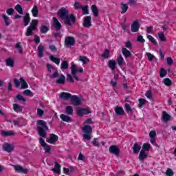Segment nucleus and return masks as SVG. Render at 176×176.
Listing matches in <instances>:
<instances>
[{
    "instance_id": "1",
    "label": "nucleus",
    "mask_w": 176,
    "mask_h": 176,
    "mask_svg": "<svg viewBox=\"0 0 176 176\" xmlns=\"http://www.w3.org/2000/svg\"><path fill=\"white\" fill-rule=\"evenodd\" d=\"M58 16L60 20H65V24L67 25H72L76 21V18L74 14L69 15V11L65 8H61L58 10Z\"/></svg>"
},
{
    "instance_id": "17",
    "label": "nucleus",
    "mask_w": 176,
    "mask_h": 176,
    "mask_svg": "<svg viewBox=\"0 0 176 176\" xmlns=\"http://www.w3.org/2000/svg\"><path fill=\"white\" fill-rule=\"evenodd\" d=\"M3 151H6V152L10 153V152H12V151H14V146H13V145H12V144L5 143L3 145Z\"/></svg>"
},
{
    "instance_id": "35",
    "label": "nucleus",
    "mask_w": 176,
    "mask_h": 176,
    "mask_svg": "<svg viewBox=\"0 0 176 176\" xmlns=\"http://www.w3.org/2000/svg\"><path fill=\"white\" fill-rule=\"evenodd\" d=\"M117 63L119 67H122L123 64H124V59L123 58V56H122V55H120L117 58Z\"/></svg>"
},
{
    "instance_id": "50",
    "label": "nucleus",
    "mask_w": 176,
    "mask_h": 176,
    "mask_svg": "<svg viewBox=\"0 0 176 176\" xmlns=\"http://www.w3.org/2000/svg\"><path fill=\"white\" fill-rule=\"evenodd\" d=\"M145 102H146V100L144 98H140L139 99V104L138 107L139 108H142L144 105H145Z\"/></svg>"
},
{
    "instance_id": "45",
    "label": "nucleus",
    "mask_w": 176,
    "mask_h": 176,
    "mask_svg": "<svg viewBox=\"0 0 176 176\" xmlns=\"http://www.w3.org/2000/svg\"><path fill=\"white\" fill-rule=\"evenodd\" d=\"M40 31L41 34H46V32L49 31V27L46 25H42L40 28Z\"/></svg>"
},
{
    "instance_id": "40",
    "label": "nucleus",
    "mask_w": 176,
    "mask_h": 176,
    "mask_svg": "<svg viewBox=\"0 0 176 176\" xmlns=\"http://www.w3.org/2000/svg\"><path fill=\"white\" fill-rule=\"evenodd\" d=\"M15 48L19 54H23V47H21V43H17L15 45Z\"/></svg>"
},
{
    "instance_id": "51",
    "label": "nucleus",
    "mask_w": 176,
    "mask_h": 176,
    "mask_svg": "<svg viewBox=\"0 0 176 176\" xmlns=\"http://www.w3.org/2000/svg\"><path fill=\"white\" fill-rule=\"evenodd\" d=\"M163 82L166 86H171L173 85V82L170 78H164Z\"/></svg>"
},
{
    "instance_id": "11",
    "label": "nucleus",
    "mask_w": 176,
    "mask_h": 176,
    "mask_svg": "<svg viewBox=\"0 0 176 176\" xmlns=\"http://www.w3.org/2000/svg\"><path fill=\"white\" fill-rule=\"evenodd\" d=\"M82 25L85 28H90L91 27V16H87L84 18Z\"/></svg>"
},
{
    "instance_id": "9",
    "label": "nucleus",
    "mask_w": 176,
    "mask_h": 176,
    "mask_svg": "<svg viewBox=\"0 0 176 176\" xmlns=\"http://www.w3.org/2000/svg\"><path fill=\"white\" fill-rule=\"evenodd\" d=\"M57 141H58V136H57V135H54V134H51L50 135V138H48L46 140V142H48V144H52V145H54V144H56V142H57Z\"/></svg>"
},
{
    "instance_id": "5",
    "label": "nucleus",
    "mask_w": 176,
    "mask_h": 176,
    "mask_svg": "<svg viewBox=\"0 0 176 176\" xmlns=\"http://www.w3.org/2000/svg\"><path fill=\"white\" fill-rule=\"evenodd\" d=\"M14 85L16 86V87H20L21 85V89H28V85L27 84V82L23 78H21L20 80L19 79H14Z\"/></svg>"
},
{
    "instance_id": "60",
    "label": "nucleus",
    "mask_w": 176,
    "mask_h": 176,
    "mask_svg": "<svg viewBox=\"0 0 176 176\" xmlns=\"http://www.w3.org/2000/svg\"><path fill=\"white\" fill-rule=\"evenodd\" d=\"M166 175L167 176H173V175H174V172L173 171V169L168 168L166 172Z\"/></svg>"
},
{
    "instance_id": "64",
    "label": "nucleus",
    "mask_w": 176,
    "mask_h": 176,
    "mask_svg": "<svg viewBox=\"0 0 176 176\" xmlns=\"http://www.w3.org/2000/svg\"><path fill=\"white\" fill-rule=\"evenodd\" d=\"M150 138H155L156 137V131H151L149 133Z\"/></svg>"
},
{
    "instance_id": "21",
    "label": "nucleus",
    "mask_w": 176,
    "mask_h": 176,
    "mask_svg": "<svg viewBox=\"0 0 176 176\" xmlns=\"http://www.w3.org/2000/svg\"><path fill=\"white\" fill-rule=\"evenodd\" d=\"M38 56L40 58H42L43 57V52H45V47L42 45H39L38 46Z\"/></svg>"
},
{
    "instance_id": "30",
    "label": "nucleus",
    "mask_w": 176,
    "mask_h": 176,
    "mask_svg": "<svg viewBox=\"0 0 176 176\" xmlns=\"http://www.w3.org/2000/svg\"><path fill=\"white\" fill-rule=\"evenodd\" d=\"M60 118L63 122H67V123H71L72 122V120L70 118V117L65 116V114H61Z\"/></svg>"
},
{
    "instance_id": "58",
    "label": "nucleus",
    "mask_w": 176,
    "mask_h": 176,
    "mask_svg": "<svg viewBox=\"0 0 176 176\" xmlns=\"http://www.w3.org/2000/svg\"><path fill=\"white\" fill-rule=\"evenodd\" d=\"M137 41L140 42V43H145V39H144V36H142V35L138 36Z\"/></svg>"
},
{
    "instance_id": "49",
    "label": "nucleus",
    "mask_w": 176,
    "mask_h": 176,
    "mask_svg": "<svg viewBox=\"0 0 176 176\" xmlns=\"http://www.w3.org/2000/svg\"><path fill=\"white\" fill-rule=\"evenodd\" d=\"M82 14H89V6H82Z\"/></svg>"
},
{
    "instance_id": "62",
    "label": "nucleus",
    "mask_w": 176,
    "mask_h": 176,
    "mask_svg": "<svg viewBox=\"0 0 176 176\" xmlns=\"http://www.w3.org/2000/svg\"><path fill=\"white\" fill-rule=\"evenodd\" d=\"M166 61H167V65H173V64L174 63V60H173L172 57L166 58Z\"/></svg>"
},
{
    "instance_id": "12",
    "label": "nucleus",
    "mask_w": 176,
    "mask_h": 176,
    "mask_svg": "<svg viewBox=\"0 0 176 176\" xmlns=\"http://www.w3.org/2000/svg\"><path fill=\"white\" fill-rule=\"evenodd\" d=\"M13 167L16 173H21L22 174H27L28 173V169L24 168L20 165H13Z\"/></svg>"
},
{
    "instance_id": "39",
    "label": "nucleus",
    "mask_w": 176,
    "mask_h": 176,
    "mask_svg": "<svg viewBox=\"0 0 176 176\" xmlns=\"http://www.w3.org/2000/svg\"><path fill=\"white\" fill-rule=\"evenodd\" d=\"M91 10H92V13H93L94 16L97 17V16H98V9L97 8V6L96 5H92Z\"/></svg>"
},
{
    "instance_id": "27",
    "label": "nucleus",
    "mask_w": 176,
    "mask_h": 176,
    "mask_svg": "<svg viewBox=\"0 0 176 176\" xmlns=\"http://www.w3.org/2000/svg\"><path fill=\"white\" fill-rule=\"evenodd\" d=\"M171 118V116L167 113V112L164 111L162 113V120L163 122H164V123H167V122H168V120H170V119Z\"/></svg>"
},
{
    "instance_id": "4",
    "label": "nucleus",
    "mask_w": 176,
    "mask_h": 176,
    "mask_svg": "<svg viewBox=\"0 0 176 176\" xmlns=\"http://www.w3.org/2000/svg\"><path fill=\"white\" fill-rule=\"evenodd\" d=\"M38 25V20L33 19L30 23V25L28 26L27 31H26V36H31L32 35V32L36 31V27Z\"/></svg>"
},
{
    "instance_id": "52",
    "label": "nucleus",
    "mask_w": 176,
    "mask_h": 176,
    "mask_svg": "<svg viewBox=\"0 0 176 176\" xmlns=\"http://www.w3.org/2000/svg\"><path fill=\"white\" fill-rule=\"evenodd\" d=\"M102 58H109V50H105L103 54H102Z\"/></svg>"
},
{
    "instance_id": "55",
    "label": "nucleus",
    "mask_w": 176,
    "mask_h": 176,
    "mask_svg": "<svg viewBox=\"0 0 176 176\" xmlns=\"http://www.w3.org/2000/svg\"><path fill=\"white\" fill-rule=\"evenodd\" d=\"M147 58L149 60V61H153V60H155V57L153 56V54H151V52L146 53Z\"/></svg>"
},
{
    "instance_id": "38",
    "label": "nucleus",
    "mask_w": 176,
    "mask_h": 176,
    "mask_svg": "<svg viewBox=\"0 0 176 176\" xmlns=\"http://www.w3.org/2000/svg\"><path fill=\"white\" fill-rule=\"evenodd\" d=\"M50 60H51L52 63H54L55 64H56V65H60V58H56V57H54V56H50Z\"/></svg>"
},
{
    "instance_id": "29",
    "label": "nucleus",
    "mask_w": 176,
    "mask_h": 176,
    "mask_svg": "<svg viewBox=\"0 0 176 176\" xmlns=\"http://www.w3.org/2000/svg\"><path fill=\"white\" fill-rule=\"evenodd\" d=\"M57 85H64L65 83V76L61 74L60 77L56 80Z\"/></svg>"
},
{
    "instance_id": "42",
    "label": "nucleus",
    "mask_w": 176,
    "mask_h": 176,
    "mask_svg": "<svg viewBox=\"0 0 176 176\" xmlns=\"http://www.w3.org/2000/svg\"><path fill=\"white\" fill-rule=\"evenodd\" d=\"M151 149V144L148 143H144L142 151L148 152Z\"/></svg>"
},
{
    "instance_id": "7",
    "label": "nucleus",
    "mask_w": 176,
    "mask_h": 176,
    "mask_svg": "<svg viewBox=\"0 0 176 176\" xmlns=\"http://www.w3.org/2000/svg\"><path fill=\"white\" fill-rule=\"evenodd\" d=\"M72 75L76 79V80H79V76L76 75V72L82 73L83 72V68L80 67L79 69H76V65H72L71 67Z\"/></svg>"
},
{
    "instance_id": "18",
    "label": "nucleus",
    "mask_w": 176,
    "mask_h": 176,
    "mask_svg": "<svg viewBox=\"0 0 176 176\" xmlns=\"http://www.w3.org/2000/svg\"><path fill=\"white\" fill-rule=\"evenodd\" d=\"M122 53L125 58H130L131 57V52L129 51L126 47H122Z\"/></svg>"
},
{
    "instance_id": "47",
    "label": "nucleus",
    "mask_w": 176,
    "mask_h": 176,
    "mask_svg": "<svg viewBox=\"0 0 176 176\" xmlns=\"http://www.w3.org/2000/svg\"><path fill=\"white\" fill-rule=\"evenodd\" d=\"M2 17L5 21V24L6 27H8V25L10 24V22L9 21V17L6 16V14H3Z\"/></svg>"
},
{
    "instance_id": "8",
    "label": "nucleus",
    "mask_w": 176,
    "mask_h": 176,
    "mask_svg": "<svg viewBox=\"0 0 176 176\" xmlns=\"http://www.w3.org/2000/svg\"><path fill=\"white\" fill-rule=\"evenodd\" d=\"M39 143L43 146L45 153H50L52 152V147L47 143H45V140L43 138H41L39 139Z\"/></svg>"
},
{
    "instance_id": "24",
    "label": "nucleus",
    "mask_w": 176,
    "mask_h": 176,
    "mask_svg": "<svg viewBox=\"0 0 176 176\" xmlns=\"http://www.w3.org/2000/svg\"><path fill=\"white\" fill-rule=\"evenodd\" d=\"M133 153L135 155H137V153H140V151H141V145H140L138 142L135 143L133 144Z\"/></svg>"
},
{
    "instance_id": "6",
    "label": "nucleus",
    "mask_w": 176,
    "mask_h": 176,
    "mask_svg": "<svg viewBox=\"0 0 176 176\" xmlns=\"http://www.w3.org/2000/svg\"><path fill=\"white\" fill-rule=\"evenodd\" d=\"M75 43H76L75 37L66 36L65 38V46L66 47H71V46H74Z\"/></svg>"
},
{
    "instance_id": "57",
    "label": "nucleus",
    "mask_w": 176,
    "mask_h": 176,
    "mask_svg": "<svg viewBox=\"0 0 176 176\" xmlns=\"http://www.w3.org/2000/svg\"><path fill=\"white\" fill-rule=\"evenodd\" d=\"M125 47H126V49H129L131 50V47H133V43H131V41H128L125 43Z\"/></svg>"
},
{
    "instance_id": "63",
    "label": "nucleus",
    "mask_w": 176,
    "mask_h": 176,
    "mask_svg": "<svg viewBox=\"0 0 176 176\" xmlns=\"http://www.w3.org/2000/svg\"><path fill=\"white\" fill-rule=\"evenodd\" d=\"M6 13L9 16H12V14H13L14 13V10L13 8H8L6 10Z\"/></svg>"
},
{
    "instance_id": "19",
    "label": "nucleus",
    "mask_w": 176,
    "mask_h": 176,
    "mask_svg": "<svg viewBox=\"0 0 176 176\" xmlns=\"http://www.w3.org/2000/svg\"><path fill=\"white\" fill-rule=\"evenodd\" d=\"M147 157L148 154H146V152L144 150H141L138 157L139 160H140V162H144V160H145V159H147Z\"/></svg>"
},
{
    "instance_id": "44",
    "label": "nucleus",
    "mask_w": 176,
    "mask_h": 176,
    "mask_svg": "<svg viewBox=\"0 0 176 176\" xmlns=\"http://www.w3.org/2000/svg\"><path fill=\"white\" fill-rule=\"evenodd\" d=\"M74 9H76V10H79L82 9V8H83V6H82V4L79 3V1H76L74 3Z\"/></svg>"
},
{
    "instance_id": "2",
    "label": "nucleus",
    "mask_w": 176,
    "mask_h": 176,
    "mask_svg": "<svg viewBox=\"0 0 176 176\" xmlns=\"http://www.w3.org/2000/svg\"><path fill=\"white\" fill-rule=\"evenodd\" d=\"M47 130H49V127L46 122L42 120H37V131L40 137H43V138H46Z\"/></svg>"
},
{
    "instance_id": "34",
    "label": "nucleus",
    "mask_w": 176,
    "mask_h": 176,
    "mask_svg": "<svg viewBox=\"0 0 176 176\" xmlns=\"http://www.w3.org/2000/svg\"><path fill=\"white\" fill-rule=\"evenodd\" d=\"M109 67L112 71H115V68H116V62L115 60H109Z\"/></svg>"
},
{
    "instance_id": "41",
    "label": "nucleus",
    "mask_w": 176,
    "mask_h": 176,
    "mask_svg": "<svg viewBox=\"0 0 176 176\" xmlns=\"http://www.w3.org/2000/svg\"><path fill=\"white\" fill-rule=\"evenodd\" d=\"M67 115H72L74 113V109L72 106H67L65 109Z\"/></svg>"
},
{
    "instance_id": "46",
    "label": "nucleus",
    "mask_w": 176,
    "mask_h": 176,
    "mask_svg": "<svg viewBox=\"0 0 176 176\" xmlns=\"http://www.w3.org/2000/svg\"><path fill=\"white\" fill-rule=\"evenodd\" d=\"M166 75H167V70L164 69V68H162L160 71V78H164Z\"/></svg>"
},
{
    "instance_id": "14",
    "label": "nucleus",
    "mask_w": 176,
    "mask_h": 176,
    "mask_svg": "<svg viewBox=\"0 0 176 176\" xmlns=\"http://www.w3.org/2000/svg\"><path fill=\"white\" fill-rule=\"evenodd\" d=\"M131 30L132 32H138L140 30V23L138 21H134L131 25Z\"/></svg>"
},
{
    "instance_id": "33",
    "label": "nucleus",
    "mask_w": 176,
    "mask_h": 176,
    "mask_svg": "<svg viewBox=\"0 0 176 176\" xmlns=\"http://www.w3.org/2000/svg\"><path fill=\"white\" fill-rule=\"evenodd\" d=\"M13 109L16 113H19V112L23 111V108L18 104H13Z\"/></svg>"
},
{
    "instance_id": "36",
    "label": "nucleus",
    "mask_w": 176,
    "mask_h": 176,
    "mask_svg": "<svg viewBox=\"0 0 176 176\" xmlns=\"http://www.w3.org/2000/svg\"><path fill=\"white\" fill-rule=\"evenodd\" d=\"M69 65L68 64V62L67 61H63L61 65H60V69L62 71H65V69H68V67Z\"/></svg>"
},
{
    "instance_id": "32",
    "label": "nucleus",
    "mask_w": 176,
    "mask_h": 176,
    "mask_svg": "<svg viewBox=\"0 0 176 176\" xmlns=\"http://www.w3.org/2000/svg\"><path fill=\"white\" fill-rule=\"evenodd\" d=\"M38 13H39V9H38V6H34L32 9V14L33 17H38Z\"/></svg>"
},
{
    "instance_id": "37",
    "label": "nucleus",
    "mask_w": 176,
    "mask_h": 176,
    "mask_svg": "<svg viewBox=\"0 0 176 176\" xmlns=\"http://www.w3.org/2000/svg\"><path fill=\"white\" fill-rule=\"evenodd\" d=\"M1 135H3V137H9L10 135H14V133H13L12 131H1Z\"/></svg>"
},
{
    "instance_id": "56",
    "label": "nucleus",
    "mask_w": 176,
    "mask_h": 176,
    "mask_svg": "<svg viewBox=\"0 0 176 176\" xmlns=\"http://www.w3.org/2000/svg\"><path fill=\"white\" fill-rule=\"evenodd\" d=\"M54 74H52L50 76V78H58V76H60V74H58V71H57V69H54Z\"/></svg>"
},
{
    "instance_id": "16",
    "label": "nucleus",
    "mask_w": 176,
    "mask_h": 176,
    "mask_svg": "<svg viewBox=\"0 0 176 176\" xmlns=\"http://www.w3.org/2000/svg\"><path fill=\"white\" fill-rule=\"evenodd\" d=\"M109 153H112L113 155H116L118 156L119 153H120V148H118L117 146L113 145L109 147Z\"/></svg>"
},
{
    "instance_id": "23",
    "label": "nucleus",
    "mask_w": 176,
    "mask_h": 176,
    "mask_svg": "<svg viewBox=\"0 0 176 176\" xmlns=\"http://www.w3.org/2000/svg\"><path fill=\"white\" fill-rule=\"evenodd\" d=\"M115 112L116 113V115H118L119 116H122L123 115H124V110H123V108L117 106L115 108Z\"/></svg>"
},
{
    "instance_id": "61",
    "label": "nucleus",
    "mask_w": 176,
    "mask_h": 176,
    "mask_svg": "<svg viewBox=\"0 0 176 176\" xmlns=\"http://www.w3.org/2000/svg\"><path fill=\"white\" fill-rule=\"evenodd\" d=\"M125 109L127 113H130V112H131V107L129 103L125 104Z\"/></svg>"
},
{
    "instance_id": "22",
    "label": "nucleus",
    "mask_w": 176,
    "mask_h": 176,
    "mask_svg": "<svg viewBox=\"0 0 176 176\" xmlns=\"http://www.w3.org/2000/svg\"><path fill=\"white\" fill-rule=\"evenodd\" d=\"M30 21H31V18L30 17V13L27 12L25 16H23L24 26L27 27V25L30 24Z\"/></svg>"
},
{
    "instance_id": "26",
    "label": "nucleus",
    "mask_w": 176,
    "mask_h": 176,
    "mask_svg": "<svg viewBox=\"0 0 176 176\" xmlns=\"http://www.w3.org/2000/svg\"><path fill=\"white\" fill-rule=\"evenodd\" d=\"M60 98H63V100H69V98L71 99L72 97V95L69 93H67V92H62L60 94Z\"/></svg>"
},
{
    "instance_id": "43",
    "label": "nucleus",
    "mask_w": 176,
    "mask_h": 176,
    "mask_svg": "<svg viewBox=\"0 0 176 176\" xmlns=\"http://www.w3.org/2000/svg\"><path fill=\"white\" fill-rule=\"evenodd\" d=\"M15 10H16V12H18V13H19V14H24V12H23V8L21 7V6L20 4H17L15 6Z\"/></svg>"
},
{
    "instance_id": "3",
    "label": "nucleus",
    "mask_w": 176,
    "mask_h": 176,
    "mask_svg": "<svg viewBox=\"0 0 176 176\" xmlns=\"http://www.w3.org/2000/svg\"><path fill=\"white\" fill-rule=\"evenodd\" d=\"M82 138L84 141H90L91 140V133H93V128L90 125H85L82 129Z\"/></svg>"
},
{
    "instance_id": "20",
    "label": "nucleus",
    "mask_w": 176,
    "mask_h": 176,
    "mask_svg": "<svg viewBox=\"0 0 176 176\" xmlns=\"http://www.w3.org/2000/svg\"><path fill=\"white\" fill-rule=\"evenodd\" d=\"M6 65L13 68L14 67V59L12 58H8L6 60Z\"/></svg>"
},
{
    "instance_id": "28",
    "label": "nucleus",
    "mask_w": 176,
    "mask_h": 176,
    "mask_svg": "<svg viewBox=\"0 0 176 176\" xmlns=\"http://www.w3.org/2000/svg\"><path fill=\"white\" fill-rule=\"evenodd\" d=\"M61 169V166L57 163V162H55V166L52 168L53 173H56V174H60V170Z\"/></svg>"
},
{
    "instance_id": "31",
    "label": "nucleus",
    "mask_w": 176,
    "mask_h": 176,
    "mask_svg": "<svg viewBox=\"0 0 176 176\" xmlns=\"http://www.w3.org/2000/svg\"><path fill=\"white\" fill-rule=\"evenodd\" d=\"M79 61H81L83 64H89L90 63V59L87 56H79Z\"/></svg>"
},
{
    "instance_id": "53",
    "label": "nucleus",
    "mask_w": 176,
    "mask_h": 176,
    "mask_svg": "<svg viewBox=\"0 0 176 176\" xmlns=\"http://www.w3.org/2000/svg\"><path fill=\"white\" fill-rule=\"evenodd\" d=\"M158 36L162 42H166V36H164V33L163 32H160L158 33Z\"/></svg>"
},
{
    "instance_id": "54",
    "label": "nucleus",
    "mask_w": 176,
    "mask_h": 176,
    "mask_svg": "<svg viewBox=\"0 0 176 176\" xmlns=\"http://www.w3.org/2000/svg\"><path fill=\"white\" fill-rule=\"evenodd\" d=\"M16 98L18 101H23V102H25V101H27V99H25L22 95H17Z\"/></svg>"
},
{
    "instance_id": "15",
    "label": "nucleus",
    "mask_w": 176,
    "mask_h": 176,
    "mask_svg": "<svg viewBox=\"0 0 176 176\" xmlns=\"http://www.w3.org/2000/svg\"><path fill=\"white\" fill-rule=\"evenodd\" d=\"M71 101L73 105H75L76 107H78L82 104V100L76 96H72Z\"/></svg>"
},
{
    "instance_id": "48",
    "label": "nucleus",
    "mask_w": 176,
    "mask_h": 176,
    "mask_svg": "<svg viewBox=\"0 0 176 176\" xmlns=\"http://www.w3.org/2000/svg\"><path fill=\"white\" fill-rule=\"evenodd\" d=\"M147 38L148 39V41H150V42H151V43H153V45H157V41H156V39H155V38H153V36H151V35H148L147 36Z\"/></svg>"
},
{
    "instance_id": "59",
    "label": "nucleus",
    "mask_w": 176,
    "mask_h": 176,
    "mask_svg": "<svg viewBox=\"0 0 176 176\" xmlns=\"http://www.w3.org/2000/svg\"><path fill=\"white\" fill-rule=\"evenodd\" d=\"M67 82H70V83H74V77H72V76H71L69 74H67Z\"/></svg>"
},
{
    "instance_id": "13",
    "label": "nucleus",
    "mask_w": 176,
    "mask_h": 176,
    "mask_svg": "<svg viewBox=\"0 0 176 176\" xmlns=\"http://www.w3.org/2000/svg\"><path fill=\"white\" fill-rule=\"evenodd\" d=\"M89 113H91V111L88 109L78 108L77 109V115H78V116H83V115H89Z\"/></svg>"
},
{
    "instance_id": "25",
    "label": "nucleus",
    "mask_w": 176,
    "mask_h": 176,
    "mask_svg": "<svg viewBox=\"0 0 176 176\" xmlns=\"http://www.w3.org/2000/svg\"><path fill=\"white\" fill-rule=\"evenodd\" d=\"M121 14H124L129 10V6L126 3H122L120 4Z\"/></svg>"
},
{
    "instance_id": "10",
    "label": "nucleus",
    "mask_w": 176,
    "mask_h": 176,
    "mask_svg": "<svg viewBox=\"0 0 176 176\" xmlns=\"http://www.w3.org/2000/svg\"><path fill=\"white\" fill-rule=\"evenodd\" d=\"M52 26L56 31H60L61 28H63V25H61V23L58 21V19L56 17H53V23H52Z\"/></svg>"
}]
</instances>
